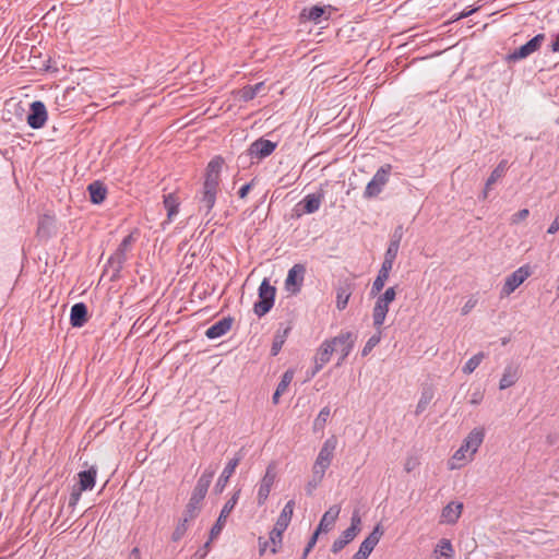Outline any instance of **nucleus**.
<instances>
[{
	"instance_id": "obj_1",
	"label": "nucleus",
	"mask_w": 559,
	"mask_h": 559,
	"mask_svg": "<svg viewBox=\"0 0 559 559\" xmlns=\"http://www.w3.org/2000/svg\"><path fill=\"white\" fill-rule=\"evenodd\" d=\"M224 159L221 156H216L207 164L205 179L200 197V211L205 210V214H209L216 202V195L219 186V174Z\"/></svg>"
},
{
	"instance_id": "obj_2",
	"label": "nucleus",
	"mask_w": 559,
	"mask_h": 559,
	"mask_svg": "<svg viewBox=\"0 0 559 559\" xmlns=\"http://www.w3.org/2000/svg\"><path fill=\"white\" fill-rule=\"evenodd\" d=\"M276 295V288L270 284L267 278H264L259 286V299L254 302V313L261 318L265 316L273 307Z\"/></svg>"
},
{
	"instance_id": "obj_3",
	"label": "nucleus",
	"mask_w": 559,
	"mask_h": 559,
	"mask_svg": "<svg viewBox=\"0 0 559 559\" xmlns=\"http://www.w3.org/2000/svg\"><path fill=\"white\" fill-rule=\"evenodd\" d=\"M392 171V165L384 164L381 166L372 179L367 183L366 189L364 191V198L369 200L377 198L382 191L385 185L389 182L390 175Z\"/></svg>"
},
{
	"instance_id": "obj_4",
	"label": "nucleus",
	"mask_w": 559,
	"mask_h": 559,
	"mask_svg": "<svg viewBox=\"0 0 559 559\" xmlns=\"http://www.w3.org/2000/svg\"><path fill=\"white\" fill-rule=\"evenodd\" d=\"M395 287H389L382 295L378 297L372 311L373 326L376 329H381L383 325L389 312V306L395 299Z\"/></svg>"
},
{
	"instance_id": "obj_5",
	"label": "nucleus",
	"mask_w": 559,
	"mask_h": 559,
	"mask_svg": "<svg viewBox=\"0 0 559 559\" xmlns=\"http://www.w3.org/2000/svg\"><path fill=\"white\" fill-rule=\"evenodd\" d=\"M357 341V335L350 331H342L338 335L331 338L334 352L340 353L336 366H341L350 354Z\"/></svg>"
},
{
	"instance_id": "obj_6",
	"label": "nucleus",
	"mask_w": 559,
	"mask_h": 559,
	"mask_svg": "<svg viewBox=\"0 0 559 559\" xmlns=\"http://www.w3.org/2000/svg\"><path fill=\"white\" fill-rule=\"evenodd\" d=\"M336 444H337V440L334 436L328 438L324 441V443L316 459V462L313 464L312 472H316V473H319L322 475L325 474V471L331 465L333 454L336 449Z\"/></svg>"
},
{
	"instance_id": "obj_7",
	"label": "nucleus",
	"mask_w": 559,
	"mask_h": 559,
	"mask_svg": "<svg viewBox=\"0 0 559 559\" xmlns=\"http://www.w3.org/2000/svg\"><path fill=\"white\" fill-rule=\"evenodd\" d=\"M532 275L530 265L520 266L513 273L506 277L504 284L501 288V296L511 295L526 278Z\"/></svg>"
},
{
	"instance_id": "obj_8",
	"label": "nucleus",
	"mask_w": 559,
	"mask_h": 559,
	"mask_svg": "<svg viewBox=\"0 0 559 559\" xmlns=\"http://www.w3.org/2000/svg\"><path fill=\"white\" fill-rule=\"evenodd\" d=\"M241 489H237L234 491L233 496L227 500V502L224 504L223 509L221 510V513L218 515V519L216 520L215 524L211 528V539L216 538L222 530L224 528L226 524V520L228 515L234 510L235 506L237 504L239 497H240Z\"/></svg>"
},
{
	"instance_id": "obj_9",
	"label": "nucleus",
	"mask_w": 559,
	"mask_h": 559,
	"mask_svg": "<svg viewBox=\"0 0 559 559\" xmlns=\"http://www.w3.org/2000/svg\"><path fill=\"white\" fill-rule=\"evenodd\" d=\"M276 147V142H272L264 138H259L249 145L247 150V155L251 159L262 160L269 157L275 151Z\"/></svg>"
},
{
	"instance_id": "obj_10",
	"label": "nucleus",
	"mask_w": 559,
	"mask_h": 559,
	"mask_svg": "<svg viewBox=\"0 0 559 559\" xmlns=\"http://www.w3.org/2000/svg\"><path fill=\"white\" fill-rule=\"evenodd\" d=\"M545 34H537L532 39H530L526 44L522 45L520 48H516L513 52L508 55L509 61H518L527 58L535 51H537L542 44L545 40Z\"/></svg>"
},
{
	"instance_id": "obj_11",
	"label": "nucleus",
	"mask_w": 559,
	"mask_h": 559,
	"mask_svg": "<svg viewBox=\"0 0 559 559\" xmlns=\"http://www.w3.org/2000/svg\"><path fill=\"white\" fill-rule=\"evenodd\" d=\"M306 274V266L304 264H295L287 274L285 280V289L293 295L301 290L304 278Z\"/></svg>"
},
{
	"instance_id": "obj_12",
	"label": "nucleus",
	"mask_w": 559,
	"mask_h": 559,
	"mask_svg": "<svg viewBox=\"0 0 559 559\" xmlns=\"http://www.w3.org/2000/svg\"><path fill=\"white\" fill-rule=\"evenodd\" d=\"M48 112L41 100H35L29 105V112L26 121L32 129H40L45 126Z\"/></svg>"
},
{
	"instance_id": "obj_13",
	"label": "nucleus",
	"mask_w": 559,
	"mask_h": 559,
	"mask_svg": "<svg viewBox=\"0 0 559 559\" xmlns=\"http://www.w3.org/2000/svg\"><path fill=\"white\" fill-rule=\"evenodd\" d=\"M135 242V237L133 233L126 236L114 254L108 259L110 264H116L117 271L121 270L124 262L127 261V253L131 250L132 245Z\"/></svg>"
},
{
	"instance_id": "obj_14",
	"label": "nucleus",
	"mask_w": 559,
	"mask_h": 559,
	"mask_svg": "<svg viewBox=\"0 0 559 559\" xmlns=\"http://www.w3.org/2000/svg\"><path fill=\"white\" fill-rule=\"evenodd\" d=\"M209 488L197 483V485L193 488V491L191 493V497L189 499V502L186 506L185 512H187V515L189 518H197L200 510H201V503L203 499L205 498Z\"/></svg>"
},
{
	"instance_id": "obj_15",
	"label": "nucleus",
	"mask_w": 559,
	"mask_h": 559,
	"mask_svg": "<svg viewBox=\"0 0 559 559\" xmlns=\"http://www.w3.org/2000/svg\"><path fill=\"white\" fill-rule=\"evenodd\" d=\"M242 459L241 453L239 452L234 459H231L226 466L224 467L222 474L219 475L215 486L214 491L215 493L219 495L224 491L226 485L229 481V478L235 473L237 466L239 465L240 461Z\"/></svg>"
},
{
	"instance_id": "obj_16",
	"label": "nucleus",
	"mask_w": 559,
	"mask_h": 559,
	"mask_svg": "<svg viewBox=\"0 0 559 559\" xmlns=\"http://www.w3.org/2000/svg\"><path fill=\"white\" fill-rule=\"evenodd\" d=\"M276 478V473L274 471V467L272 465L267 466L265 474L263 478L261 479L259 489H258V504L262 506L271 491L272 486L274 485Z\"/></svg>"
},
{
	"instance_id": "obj_17",
	"label": "nucleus",
	"mask_w": 559,
	"mask_h": 559,
	"mask_svg": "<svg viewBox=\"0 0 559 559\" xmlns=\"http://www.w3.org/2000/svg\"><path fill=\"white\" fill-rule=\"evenodd\" d=\"M333 353L334 346L331 343V338L325 340L317 352L314 359L316 365L313 370L311 371V377H314L324 367V365L330 361Z\"/></svg>"
},
{
	"instance_id": "obj_18",
	"label": "nucleus",
	"mask_w": 559,
	"mask_h": 559,
	"mask_svg": "<svg viewBox=\"0 0 559 559\" xmlns=\"http://www.w3.org/2000/svg\"><path fill=\"white\" fill-rule=\"evenodd\" d=\"M485 438V428L476 427L474 428L467 437L464 439L463 444L464 449L469 451V456H473L478 448L481 445Z\"/></svg>"
},
{
	"instance_id": "obj_19",
	"label": "nucleus",
	"mask_w": 559,
	"mask_h": 559,
	"mask_svg": "<svg viewBox=\"0 0 559 559\" xmlns=\"http://www.w3.org/2000/svg\"><path fill=\"white\" fill-rule=\"evenodd\" d=\"M383 533L384 532L381 525L377 524L373 531L362 540L358 550L365 556L369 557L374 547L378 545Z\"/></svg>"
},
{
	"instance_id": "obj_20",
	"label": "nucleus",
	"mask_w": 559,
	"mask_h": 559,
	"mask_svg": "<svg viewBox=\"0 0 559 559\" xmlns=\"http://www.w3.org/2000/svg\"><path fill=\"white\" fill-rule=\"evenodd\" d=\"M233 322L234 319L231 317H225L222 320L215 322L206 330V337L214 340L225 335L231 329Z\"/></svg>"
},
{
	"instance_id": "obj_21",
	"label": "nucleus",
	"mask_w": 559,
	"mask_h": 559,
	"mask_svg": "<svg viewBox=\"0 0 559 559\" xmlns=\"http://www.w3.org/2000/svg\"><path fill=\"white\" fill-rule=\"evenodd\" d=\"M341 507L338 504H334L329 508V510L322 515L320 523L317 527L321 533H328L331 531L340 515Z\"/></svg>"
},
{
	"instance_id": "obj_22",
	"label": "nucleus",
	"mask_w": 559,
	"mask_h": 559,
	"mask_svg": "<svg viewBox=\"0 0 559 559\" xmlns=\"http://www.w3.org/2000/svg\"><path fill=\"white\" fill-rule=\"evenodd\" d=\"M87 306L84 302H76L71 307L70 323L73 328H82L87 322Z\"/></svg>"
},
{
	"instance_id": "obj_23",
	"label": "nucleus",
	"mask_w": 559,
	"mask_h": 559,
	"mask_svg": "<svg viewBox=\"0 0 559 559\" xmlns=\"http://www.w3.org/2000/svg\"><path fill=\"white\" fill-rule=\"evenodd\" d=\"M96 476V466H91L88 469L82 471L78 474L79 481L75 486L83 491L92 490L95 487Z\"/></svg>"
},
{
	"instance_id": "obj_24",
	"label": "nucleus",
	"mask_w": 559,
	"mask_h": 559,
	"mask_svg": "<svg viewBox=\"0 0 559 559\" xmlns=\"http://www.w3.org/2000/svg\"><path fill=\"white\" fill-rule=\"evenodd\" d=\"M463 510V503L461 502H450L448 503L441 512V522L447 524H454L457 522L461 516Z\"/></svg>"
},
{
	"instance_id": "obj_25",
	"label": "nucleus",
	"mask_w": 559,
	"mask_h": 559,
	"mask_svg": "<svg viewBox=\"0 0 559 559\" xmlns=\"http://www.w3.org/2000/svg\"><path fill=\"white\" fill-rule=\"evenodd\" d=\"M323 194L322 193H310L307 194L302 201H300L297 206H301V212L304 214H312L317 212L322 203Z\"/></svg>"
},
{
	"instance_id": "obj_26",
	"label": "nucleus",
	"mask_w": 559,
	"mask_h": 559,
	"mask_svg": "<svg viewBox=\"0 0 559 559\" xmlns=\"http://www.w3.org/2000/svg\"><path fill=\"white\" fill-rule=\"evenodd\" d=\"M90 200L93 204H100L107 197V187L104 182L95 180L87 186Z\"/></svg>"
},
{
	"instance_id": "obj_27",
	"label": "nucleus",
	"mask_w": 559,
	"mask_h": 559,
	"mask_svg": "<svg viewBox=\"0 0 559 559\" xmlns=\"http://www.w3.org/2000/svg\"><path fill=\"white\" fill-rule=\"evenodd\" d=\"M301 19L313 22L316 24H320L322 20H328L329 15H326L325 7L321 5H312L310 8H305L300 13Z\"/></svg>"
},
{
	"instance_id": "obj_28",
	"label": "nucleus",
	"mask_w": 559,
	"mask_h": 559,
	"mask_svg": "<svg viewBox=\"0 0 559 559\" xmlns=\"http://www.w3.org/2000/svg\"><path fill=\"white\" fill-rule=\"evenodd\" d=\"M520 377L519 367L514 365H508L504 368L503 374L499 382V389L506 390L516 383Z\"/></svg>"
},
{
	"instance_id": "obj_29",
	"label": "nucleus",
	"mask_w": 559,
	"mask_h": 559,
	"mask_svg": "<svg viewBox=\"0 0 559 559\" xmlns=\"http://www.w3.org/2000/svg\"><path fill=\"white\" fill-rule=\"evenodd\" d=\"M507 169H508V162L506 159H503L491 171L490 176L488 177V179L486 180V183H485V189L483 192L484 199L487 198L490 187L504 176Z\"/></svg>"
},
{
	"instance_id": "obj_30",
	"label": "nucleus",
	"mask_w": 559,
	"mask_h": 559,
	"mask_svg": "<svg viewBox=\"0 0 559 559\" xmlns=\"http://www.w3.org/2000/svg\"><path fill=\"white\" fill-rule=\"evenodd\" d=\"M294 509H295V501L288 500L286 502V504L284 506L281 514L278 515L274 527L286 531V528L288 527V525L292 521Z\"/></svg>"
},
{
	"instance_id": "obj_31",
	"label": "nucleus",
	"mask_w": 559,
	"mask_h": 559,
	"mask_svg": "<svg viewBox=\"0 0 559 559\" xmlns=\"http://www.w3.org/2000/svg\"><path fill=\"white\" fill-rule=\"evenodd\" d=\"M164 207L167 211V223L173 222L174 217L179 213V199L175 193H168L164 195Z\"/></svg>"
},
{
	"instance_id": "obj_32",
	"label": "nucleus",
	"mask_w": 559,
	"mask_h": 559,
	"mask_svg": "<svg viewBox=\"0 0 559 559\" xmlns=\"http://www.w3.org/2000/svg\"><path fill=\"white\" fill-rule=\"evenodd\" d=\"M289 332H290V326H286L283 330L278 329L276 331V334L273 338V343H272V347H271L272 356H276L281 352Z\"/></svg>"
},
{
	"instance_id": "obj_33",
	"label": "nucleus",
	"mask_w": 559,
	"mask_h": 559,
	"mask_svg": "<svg viewBox=\"0 0 559 559\" xmlns=\"http://www.w3.org/2000/svg\"><path fill=\"white\" fill-rule=\"evenodd\" d=\"M357 535L350 533L347 528L341 534V536L334 540L331 551L334 554L340 552L346 545L355 539Z\"/></svg>"
},
{
	"instance_id": "obj_34",
	"label": "nucleus",
	"mask_w": 559,
	"mask_h": 559,
	"mask_svg": "<svg viewBox=\"0 0 559 559\" xmlns=\"http://www.w3.org/2000/svg\"><path fill=\"white\" fill-rule=\"evenodd\" d=\"M194 518H189V515H187V512H183V518L179 521V523L177 524V526L175 527L174 532H173V535H171V540L177 543L179 542L183 536L185 534L187 533L188 531V523L189 521L193 520Z\"/></svg>"
},
{
	"instance_id": "obj_35",
	"label": "nucleus",
	"mask_w": 559,
	"mask_h": 559,
	"mask_svg": "<svg viewBox=\"0 0 559 559\" xmlns=\"http://www.w3.org/2000/svg\"><path fill=\"white\" fill-rule=\"evenodd\" d=\"M378 332L369 337V340L366 342L364 348L361 349V356L366 357L368 356L371 350L380 343L382 333L381 329H377Z\"/></svg>"
},
{
	"instance_id": "obj_36",
	"label": "nucleus",
	"mask_w": 559,
	"mask_h": 559,
	"mask_svg": "<svg viewBox=\"0 0 559 559\" xmlns=\"http://www.w3.org/2000/svg\"><path fill=\"white\" fill-rule=\"evenodd\" d=\"M388 278H389V274L379 271L376 280L372 283L370 295L377 296L383 289Z\"/></svg>"
},
{
	"instance_id": "obj_37",
	"label": "nucleus",
	"mask_w": 559,
	"mask_h": 559,
	"mask_svg": "<svg viewBox=\"0 0 559 559\" xmlns=\"http://www.w3.org/2000/svg\"><path fill=\"white\" fill-rule=\"evenodd\" d=\"M436 552H439L441 557H444L445 559H450L453 557L454 549L449 539H441L440 543L437 546Z\"/></svg>"
},
{
	"instance_id": "obj_38",
	"label": "nucleus",
	"mask_w": 559,
	"mask_h": 559,
	"mask_svg": "<svg viewBox=\"0 0 559 559\" xmlns=\"http://www.w3.org/2000/svg\"><path fill=\"white\" fill-rule=\"evenodd\" d=\"M485 355L484 353H478L471 357L463 367V372L466 374L472 373L483 361Z\"/></svg>"
},
{
	"instance_id": "obj_39",
	"label": "nucleus",
	"mask_w": 559,
	"mask_h": 559,
	"mask_svg": "<svg viewBox=\"0 0 559 559\" xmlns=\"http://www.w3.org/2000/svg\"><path fill=\"white\" fill-rule=\"evenodd\" d=\"M352 293L348 287H340L336 295V306L340 310L346 308Z\"/></svg>"
},
{
	"instance_id": "obj_40",
	"label": "nucleus",
	"mask_w": 559,
	"mask_h": 559,
	"mask_svg": "<svg viewBox=\"0 0 559 559\" xmlns=\"http://www.w3.org/2000/svg\"><path fill=\"white\" fill-rule=\"evenodd\" d=\"M284 532L285 531L276 528V527H273V530L270 532L269 539H270L271 544L273 545V547L271 548L272 554L277 552V546L282 544V538H283Z\"/></svg>"
},
{
	"instance_id": "obj_41",
	"label": "nucleus",
	"mask_w": 559,
	"mask_h": 559,
	"mask_svg": "<svg viewBox=\"0 0 559 559\" xmlns=\"http://www.w3.org/2000/svg\"><path fill=\"white\" fill-rule=\"evenodd\" d=\"M431 400H432V393L429 390L424 391L421 393V396H420L418 403H417L415 414L419 415L423 412H425V409L427 408V406L429 405Z\"/></svg>"
},
{
	"instance_id": "obj_42",
	"label": "nucleus",
	"mask_w": 559,
	"mask_h": 559,
	"mask_svg": "<svg viewBox=\"0 0 559 559\" xmlns=\"http://www.w3.org/2000/svg\"><path fill=\"white\" fill-rule=\"evenodd\" d=\"M215 473H216V466L210 465L207 468H205V471L199 477L197 483H199V484H201V485H203V486L209 488L211 483H212V479H213Z\"/></svg>"
},
{
	"instance_id": "obj_43",
	"label": "nucleus",
	"mask_w": 559,
	"mask_h": 559,
	"mask_svg": "<svg viewBox=\"0 0 559 559\" xmlns=\"http://www.w3.org/2000/svg\"><path fill=\"white\" fill-rule=\"evenodd\" d=\"M330 416V408L328 406L323 407L318 414L317 418L313 423V429L319 430L322 429Z\"/></svg>"
},
{
	"instance_id": "obj_44",
	"label": "nucleus",
	"mask_w": 559,
	"mask_h": 559,
	"mask_svg": "<svg viewBox=\"0 0 559 559\" xmlns=\"http://www.w3.org/2000/svg\"><path fill=\"white\" fill-rule=\"evenodd\" d=\"M52 223H53V221L51 217H49V216L43 217L38 222L37 234L40 236H45V237L49 236V229L52 226Z\"/></svg>"
},
{
	"instance_id": "obj_45",
	"label": "nucleus",
	"mask_w": 559,
	"mask_h": 559,
	"mask_svg": "<svg viewBox=\"0 0 559 559\" xmlns=\"http://www.w3.org/2000/svg\"><path fill=\"white\" fill-rule=\"evenodd\" d=\"M262 85V83H258L253 86H245L241 91V97L243 98V100L248 102L253 99Z\"/></svg>"
},
{
	"instance_id": "obj_46",
	"label": "nucleus",
	"mask_w": 559,
	"mask_h": 559,
	"mask_svg": "<svg viewBox=\"0 0 559 559\" xmlns=\"http://www.w3.org/2000/svg\"><path fill=\"white\" fill-rule=\"evenodd\" d=\"M324 475L312 472V477L306 485V492L308 496H311L313 490L319 486V484L322 481Z\"/></svg>"
},
{
	"instance_id": "obj_47",
	"label": "nucleus",
	"mask_w": 559,
	"mask_h": 559,
	"mask_svg": "<svg viewBox=\"0 0 559 559\" xmlns=\"http://www.w3.org/2000/svg\"><path fill=\"white\" fill-rule=\"evenodd\" d=\"M347 530L356 535L359 534L361 530V518L357 510L353 512L350 518V526Z\"/></svg>"
},
{
	"instance_id": "obj_48",
	"label": "nucleus",
	"mask_w": 559,
	"mask_h": 559,
	"mask_svg": "<svg viewBox=\"0 0 559 559\" xmlns=\"http://www.w3.org/2000/svg\"><path fill=\"white\" fill-rule=\"evenodd\" d=\"M293 379H294V371L292 369L286 370L283 373L282 379H281L280 383L277 384L276 389H278L283 392H286V390L289 386V384L292 383Z\"/></svg>"
},
{
	"instance_id": "obj_49",
	"label": "nucleus",
	"mask_w": 559,
	"mask_h": 559,
	"mask_svg": "<svg viewBox=\"0 0 559 559\" xmlns=\"http://www.w3.org/2000/svg\"><path fill=\"white\" fill-rule=\"evenodd\" d=\"M82 492H83V490H80V488H78L76 486H73L72 492L70 493V497H69V503H68L69 508L74 509L76 507V504L79 503V501L81 499Z\"/></svg>"
},
{
	"instance_id": "obj_50",
	"label": "nucleus",
	"mask_w": 559,
	"mask_h": 559,
	"mask_svg": "<svg viewBox=\"0 0 559 559\" xmlns=\"http://www.w3.org/2000/svg\"><path fill=\"white\" fill-rule=\"evenodd\" d=\"M403 236H404V228L402 225H399L394 228V230L391 235V238H390V242L400 246Z\"/></svg>"
},
{
	"instance_id": "obj_51",
	"label": "nucleus",
	"mask_w": 559,
	"mask_h": 559,
	"mask_svg": "<svg viewBox=\"0 0 559 559\" xmlns=\"http://www.w3.org/2000/svg\"><path fill=\"white\" fill-rule=\"evenodd\" d=\"M213 539L210 538V540H207L201 548H199L194 555H193V559H205V557L207 556L209 551H210V546H211V542Z\"/></svg>"
},
{
	"instance_id": "obj_52",
	"label": "nucleus",
	"mask_w": 559,
	"mask_h": 559,
	"mask_svg": "<svg viewBox=\"0 0 559 559\" xmlns=\"http://www.w3.org/2000/svg\"><path fill=\"white\" fill-rule=\"evenodd\" d=\"M530 215V211L527 209L520 210L511 217V224H519L520 222L527 218Z\"/></svg>"
},
{
	"instance_id": "obj_53",
	"label": "nucleus",
	"mask_w": 559,
	"mask_h": 559,
	"mask_svg": "<svg viewBox=\"0 0 559 559\" xmlns=\"http://www.w3.org/2000/svg\"><path fill=\"white\" fill-rule=\"evenodd\" d=\"M400 246L389 242V247L384 253V258L395 260L399 253Z\"/></svg>"
},
{
	"instance_id": "obj_54",
	"label": "nucleus",
	"mask_w": 559,
	"mask_h": 559,
	"mask_svg": "<svg viewBox=\"0 0 559 559\" xmlns=\"http://www.w3.org/2000/svg\"><path fill=\"white\" fill-rule=\"evenodd\" d=\"M394 261L395 260L384 258L379 271L390 275Z\"/></svg>"
},
{
	"instance_id": "obj_55",
	"label": "nucleus",
	"mask_w": 559,
	"mask_h": 559,
	"mask_svg": "<svg viewBox=\"0 0 559 559\" xmlns=\"http://www.w3.org/2000/svg\"><path fill=\"white\" fill-rule=\"evenodd\" d=\"M320 533L321 532L319 530H316L313 532L312 536L310 537V539L307 543V546L305 547V549H307V551H311L312 548L316 546Z\"/></svg>"
},
{
	"instance_id": "obj_56",
	"label": "nucleus",
	"mask_w": 559,
	"mask_h": 559,
	"mask_svg": "<svg viewBox=\"0 0 559 559\" xmlns=\"http://www.w3.org/2000/svg\"><path fill=\"white\" fill-rule=\"evenodd\" d=\"M483 399H484V393L481 391L477 390V391L472 393L471 399H469V403L472 405H478V404H480Z\"/></svg>"
},
{
	"instance_id": "obj_57",
	"label": "nucleus",
	"mask_w": 559,
	"mask_h": 559,
	"mask_svg": "<svg viewBox=\"0 0 559 559\" xmlns=\"http://www.w3.org/2000/svg\"><path fill=\"white\" fill-rule=\"evenodd\" d=\"M252 186H253V181H251V182H248V183L243 185V186L239 189V191H238V195H239V198H241V199L246 198V197L248 195V193L250 192V190H251Z\"/></svg>"
},
{
	"instance_id": "obj_58",
	"label": "nucleus",
	"mask_w": 559,
	"mask_h": 559,
	"mask_svg": "<svg viewBox=\"0 0 559 559\" xmlns=\"http://www.w3.org/2000/svg\"><path fill=\"white\" fill-rule=\"evenodd\" d=\"M467 452L469 453V451L467 449H464V444L462 443L460 449L454 453L453 459L454 460H465L466 459L465 454Z\"/></svg>"
},
{
	"instance_id": "obj_59",
	"label": "nucleus",
	"mask_w": 559,
	"mask_h": 559,
	"mask_svg": "<svg viewBox=\"0 0 559 559\" xmlns=\"http://www.w3.org/2000/svg\"><path fill=\"white\" fill-rule=\"evenodd\" d=\"M559 230V214L555 217L550 226L548 227L547 233L550 235L556 234Z\"/></svg>"
},
{
	"instance_id": "obj_60",
	"label": "nucleus",
	"mask_w": 559,
	"mask_h": 559,
	"mask_svg": "<svg viewBox=\"0 0 559 559\" xmlns=\"http://www.w3.org/2000/svg\"><path fill=\"white\" fill-rule=\"evenodd\" d=\"M259 554L260 556H263L267 546H269V540L264 539L263 537H259Z\"/></svg>"
},
{
	"instance_id": "obj_61",
	"label": "nucleus",
	"mask_w": 559,
	"mask_h": 559,
	"mask_svg": "<svg viewBox=\"0 0 559 559\" xmlns=\"http://www.w3.org/2000/svg\"><path fill=\"white\" fill-rule=\"evenodd\" d=\"M284 393H285V392H283V391L278 390V389H276V390H275V392L273 393V396H272V402H273V404H275V405H276V404H278V403H280V397H281V395H282V394H284Z\"/></svg>"
},
{
	"instance_id": "obj_62",
	"label": "nucleus",
	"mask_w": 559,
	"mask_h": 559,
	"mask_svg": "<svg viewBox=\"0 0 559 559\" xmlns=\"http://www.w3.org/2000/svg\"><path fill=\"white\" fill-rule=\"evenodd\" d=\"M140 549L138 547H134L129 555V559H140Z\"/></svg>"
},
{
	"instance_id": "obj_63",
	"label": "nucleus",
	"mask_w": 559,
	"mask_h": 559,
	"mask_svg": "<svg viewBox=\"0 0 559 559\" xmlns=\"http://www.w3.org/2000/svg\"><path fill=\"white\" fill-rule=\"evenodd\" d=\"M551 50L554 52H558L559 51V33L556 35V38H555V40L551 44Z\"/></svg>"
},
{
	"instance_id": "obj_64",
	"label": "nucleus",
	"mask_w": 559,
	"mask_h": 559,
	"mask_svg": "<svg viewBox=\"0 0 559 559\" xmlns=\"http://www.w3.org/2000/svg\"><path fill=\"white\" fill-rule=\"evenodd\" d=\"M368 557L365 556L362 552H360L359 550L354 554V556L352 557V559H367Z\"/></svg>"
}]
</instances>
